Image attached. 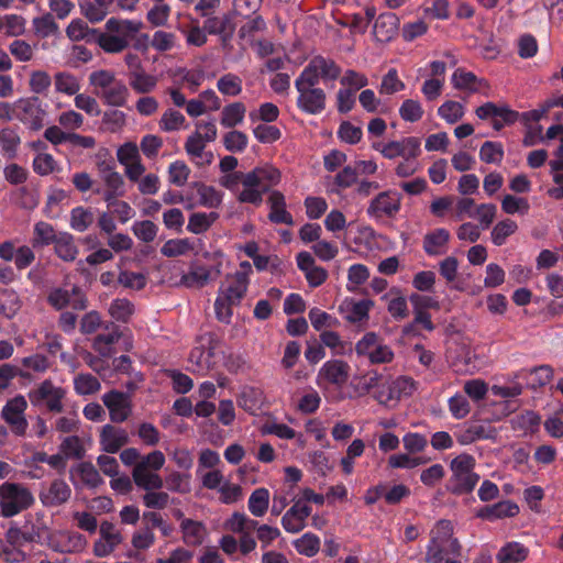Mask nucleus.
I'll list each match as a JSON object with an SVG mask.
<instances>
[{
    "label": "nucleus",
    "instance_id": "obj_31",
    "mask_svg": "<svg viewBox=\"0 0 563 563\" xmlns=\"http://www.w3.org/2000/svg\"><path fill=\"white\" fill-rule=\"evenodd\" d=\"M203 30L212 35H221L225 41L232 37L235 25L230 14H223L206 19L203 22Z\"/></svg>",
    "mask_w": 563,
    "mask_h": 563
},
{
    "label": "nucleus",
    "instance_id": "obj_49",
    "mask_svg": "<svg viewBox=\"0 0 563 563\" xmlns=\"http://www.w3.org/2000/svg\"><path fill=\"white\" fill-rule=\"evenodd\" d=\"M93 221V212L88 208L76 207L70 212V227L77 232L86 231Z\"/></svg>",
    "mask_w": 563,
    "mask_h": 563
},
{
    "label": "nucleus",
    "instance_id": "obj_59",
    "mask_svg": "<svg viewBox=\"0 0 563 563\" xmlns=\"http://www.w3.org/2000/svg\"><path fill=\"white\" fill-rule=\"evenodd\" d=\"M383 496L387 505H398L402 499L410 496V488L405 484L389 486L383 483Z\"/></svg>",
    "mask_w": 563,
    "mask_h": 563
},
{
    "label": "nucleus",
    "instance_id": "obj_51",
    "mask_svg": "<svg viewBox=\"0 0 563 563\" xmlns=\"http://www.w3.org/2000/svg\"><path fill=\"white\" fill-rule=\"evenodd\" d=\"M59 451L66 459L76 460L82 459L86 452L82 441L78 435L66 437L59 445Z\"/></svg>",
    "mask_w": 563,
    "mask_h": 563
},
{
    "label": "nucleus",
    "instance_id": "obj_45",
    "mask_svg": "<svg viewBox=\"0 0 563 563\" xmlns=\"http://www.w3.org/2000/svg\"><path fill=\"white\" fill-rule=\"evenodd\" d=\"M246 108L242 102L225 106L221 112L220 123L224 128H234L244 120Z\"/></svg>",
    "mask_w": 563,
    "mask_h": 563
},
{
    "label": "nucleus",
    "instance_id": "obj_22",
    "mask_svg": "<svg viewBox=\"0 0 563 563\" xmlns=\"http://www.w3.org/2000/svg\"><path fill=\"white\" fill-rule=\"evenodd\" d=\"M399 32V18L393 12L380 13L374 22L373 35L376 42L385 44L393 41Z\"/></svg>",
    "mask_w": 563,
    "mask_h": 563
},
{
    "label": "nucleus",
    "instance_id": "obj_33",
    "mask_svg": "<svg viewBox=\"0 0 563 563\" xmlns=\"http://www.w3.org/2000/svg\"><path fill=\"white\" fill-rule=\"evenodd\" d=\"M265 395L261 388L246 386L239 396V406L251 415H255L264 405Z\"/></svg>",
    "mask_w": 563,
    "mask_h": 563
},
{
    "label": "nucleus",
    "instance_id": "obj_9",
    "mask_svg": "<svg viewBox=\"0 0 563 563\" xmlns=\"http://www.w3.org/2000/svg\"><path fill=\"white\" fill-rule=\"evenodd\" d=\"M66 390L55 386L51 379H45L27 393L31 405L35 408H44L48 412L60 413L64 411L63 400Z\"/></svg>",
    "mask_w": 563,
    "mask_h": 563
},
{
    "label": "nucleus",
    "instance_id": "obj_7",
    "mask_svg": "<svg viewBox=\"0 0 563 563\" xmlns=\"http://www.w3.org/2000/svg\"><path fill=\"white\" fill-rule=\"evenodd\" d=\"M165 464V455L161 451H153L142 456L132 470V478L139 488L146 492L161 489L163 478L156 473Z\"/></svg>",
    "mask_w": 563,
    "mask_h": 563
},
{
    "label": "nucleus",
    "instance_id": "obj_11",
    "mask_svg": "<svg viewBox=\"0 0 563 563\" xmlns=\"http://www.w3.org/2000/svg\"><path fill=\"white\" fill-rule=\"evenodd\" d=\"M357 356L367 357L369 364H388L394 361L395 353L390 346L384 344L375 332H367L355 344Z\"/></svg>",
    "mask_w": 563,
    "mask_h": 563
},
{
    "label": "nucleus",
    "instance_id": "obj_18",
    "mask_svg": "<svg viewBox=\"0 0 563 563\" xmlns=\"http://www.w3.org/2000/svg\"><path fill=\"white\" fill-rule=\"evenodd\" d=\"M47 302L56 310L70 306L75 310L87 308V298L78 286H73L71 291L64 288H54L47 296Z\"/></svg>",
    "mask_w": 563,
    "mask_h": 563
},
{
    "label": "nucleus",
    "instance_id": "obj_40",
    "mask_svg": "<svg viewBox=\"0 0 563 563\" xmlns=\"http://www.w3.org/2000/svg\"><path fill=\"white\" fill-rule=\"evenodd\" d=\"M496 429L488 422H474L464 431L461 443H472L483 439H495Z\"/></svg>",
    "mask_w": 563,
    "mask_h": 563
},
{
    "label": "nucleus",
    "instance_id": "obj_37",
    "mask_svg": "<svg viewBox=\"0 0 563 563\" xmlns=\"http://www.w3.org/2000/svg\"><path fill=\"white\" fill-rule=\"evenodd\" d=\"M76 473L81 484L90 489H95L103 484V479L98 470L90 462H81L70 470V474Z\"/></svg>",
    "mask_w": 563,
    "mask_h": 563
},
{
    "label": "nucleus",
    "instance_id": "obj_3",
    "mask_svg": "<svg viewBox=\"0 0 563 563\" xmlns=\"http://www.w3.org/2000/svg\"><path fill=\"white\" fill-rule=\"evenodd\" d=\"M143 26L142 21L110 18L104 24L106 32L98 35L99 46L109 54L121 53Z\"/></svg>",
    "mask_w": 563,
    "mask_h": 563
},
{
    "label": "nucleus",
    "instance_id": "obj_6",
    "mask_svg": "<svg viewBox=\"0 0 563 563\" xmlns=\"http://www.w3.org/2000/svg\"><path fill=\"white\" fill-rule=\"evenodd\" d=\"M452 475L449 479V489L454 495H464L473 492L479 481V475L474 472V456L463 453L454 457L450 463Z\"/></svg>",
    "mask_w": 563,
    "mask_h": 563
},
{
    "label": "nucleus",
    "instance_id": "obj_34",
    "mask_svg": "<svg viewBox=\"0 0 563 563\" xmlns=\"http://www.w3.org/2000/svg\"><path fill=\"white\" fill-rule=\"evenodd\" d=\"M99 30L90 29L86 22L80 19L73 20L66 29L67 36L75 42L85 40L88 43H96L99 45L98 35Z\"/></svg>",
    "mask_w": 563,
    "mask_h": 563
},
{
    "label": "nucleus",
    "instance_id": "obj_16",
    "mask_svg": "<svg viewBox=\"0 0 563 563\" xmlns=\"http://www.w3.org/2000/svg\"><path fill=\"white\" fill-rule=\"evenodd\" d=\"M401 208V196L400 194L386 190L379 192L373 198L367 207V214L371 218H389L394 219Z\"/></svg>",
    "mask_w": 563,
    "mask_h": 563
},
{
    "label": "nucleus",
    "instance_id": "obj_12",
    "mask_svg": "<svg viewBox=\"0 0 563 563\" xmlns=\"http://www.w3.org/2000/svg\"><path fill=\"white\" fill-rule=\"evenodd\" d=\"M351 366L340 358H332L322 364L317 377V386L325 391L330 386L341 389L350 378Z\"/></svg>",
    "mask_w": 563,
    "mask_h": 563
},
{
    "label": "nucleus",
    "instance_id": "obj_50",
    "mask_svg": "<svg viewBox=\"0 0 563 563\" xmlns=\"http://www.w3.org/2000/svg\"><path fill=\"white\" fill-rule=\"evenodd\" d=\"M21 143V139L15 130L12 128H4L0 131V146L3 153L9 158L16 156L18 147Z\"/></svg>",
    "mask_w": 563,
    "mask_h": 563
},
{
    "label": "nucleus",
    "instance_id": "obj_52",
    "mask_svg": "<svg viewBox=\"0 0 563 563\" xmlns=\"http://www.w3.org/2000/svg\"><path fill=\"white\" fill-rule=\"evenodd\" d=\"M32 23L35 34L42 38L56 35L59 30L51 13L34 18Z\"/></svg>",
    "mask_w": 563,
    "mask_h": 563
},
{
    "label": "nucleus",
    "instance_id": "obj_41",
    "mask_svg": "<svg viewBox=\"0 0 563 563\" xmlns=\"http://www.w3.org/2000/svg\"><path fill=\"white\" fill-rule=\"evenodd\" d=\"M529 549L519 542L506 543L497 553L498 563H519L527 559Z\"/></svg>",
    "mask_w": 563,
    "mask_h": 563
},
{
    "label": "nucleus",
    "instance_id": "obj_24",
    "mask_svg": "<svg viewBox=\"0 0 563 563\" xmlns=\"http://www.w3.org/2000/svg\"><path fill=\"white\" fill-rule=\"evenodd\" d=\"M267 203L269 206L268 220L275 224L294 225V219L287 211L286 198L279 190H272Z\"/></svg>",
    "mask_w": 563,
    "mask_h": 563
},
{
    "label": "nucleus",
    "instance_id": "obj_14",
    "mask_svg": "<svg viewBox=\"0 0 563 563\" xmlns=\"http://www.w3.org/2000/svg\"><path fill=\"white\" fill-rule=\"evenodd\" d=\"M46 111L38 97L22 98L15 101V119L38 131L44 126Z\"/></svg>",
    "mask_w": 563,
    "mask_h": 563
},
{
    "label": "nucleus",
    "instance_id": "obj_57",
    "mask_svg": "<svg viewBox=\"0 0 563 563\" xmlns=\"http://www.w3.org/2000/svg\"><path fill=\"white\" fill-rule=\"evenodd\" d=\"M217 88L224 96H238L242 91V79L232 73L224 74L219 78Z\"/></svg>",
    "mask_w": 563,
    "mask_h": 563
},
{
    "label": "nucleus",
    "instance_id": "obj_35",
    "mask_svg": "<svg viewBox=\"0 0 563 563\" xmlns=\"http://www.w3.org/2000/svg\"><path fill=\"white\" fill-rule=\"evenodd\" d=\"M476 115L482 119H494L500 117L504 123H515L518 120V112L509 109L508 107H498L494 102H486L478 107L475 111Z\"/></svg>",
    "mask_w": 563,
    "mask_h": 563
},
{
    "label": "nucleus",
    "instance_id": "obj_2",
    "mask_svg": "<svg viewBox=\"0 0 563 563\" xmlns=\"http://www.w3.org/2000/svg\"><path fill=\"white\" fill-rule=\"evenodd\" d=\"M462 547L453 536L450 520H439L430 531L424 561L427 563H461Z\"/></svg>",
    "mask_w": 563,
    "mask_h": 563
},
{
    "label": "nucleus",
    "instance_id": "obj_55",
    "mask_svg": "<svg viewBox=\"0 0 563 563\" xmlns=\"http://www.w3.org/2000/svg\"><path fill=\"white\" fill-rule=\"evenodd\" d=\"M185 123H186V118L181 112L174 110V109H167L163 113V115L158 122V125H159V129L164 132H173V131H177L181 128H185Z\"/></svg>",
    "mask_w": 563,
    "mask_h": 563
},
{
    "label": "nucleus",
    "instance_id": "obj_13",
    "mask_svg": "<svg viewBox=\"0 0 563 563\" xmlns=\"http://www.w3.org/2000/svg\"><path fill=\"white\" fill-rule=\"evenodd\" d=\"M27 401L23 395H16L9 399L1 410V418L10 427L16 437H24L29 427L25 418Z\"/></svg>",
    "mask_w": 563,
    "mask_h": 563
},
{
    "label": "nucleus",
    "instance_id": "obj_44",
    "mask_svg": "<svg viewBox=\"0 0 563 563\" xmlns=\"http://www.w3.org/2000/svg\"><path fill=\"white\" fill-rule=\"evenodd\" d=\"M218 219V212H195L189 217L187 230L194 234L205 233Z\"/></svg>",
    "mask_w": 563,
    "mask_h": 563
},
{
    "label": "nucleus",
    "instance_id": "obj_19",
    "mask_svg": "<svg viewBox=\"0 0 563 563\" xmlns=\"http://www.w3.org/2000/svg\"><path fill=\"white\" fill-rule=\"evenodd\" d=\"M102 402L109 410L110 420L114 423H122L132 413L130 396L123 391L112 389L102 396Z\"/></svg>",
    "mask_w": 563,
    "mask_h": 563
},
{
    "label": "nucleus",
    "instance_id": "obj_39",
    "mask_svg": "<svg viewBox=\"0 0 563 563\" xmlns=\"http://www.w3.org/2000/svg\"><path fill=\"white\" fill-rule=\"evenodd\" d=\"M55 254L64 262H73L78 254L74 236L68 232H58V239L54 243Z\"/></svg>",
    "mask_w": 563,
    "mask_h": 563
},
{
    "label": "nucleus",
    "instance_id": "obj_64",
    "mask_svg": "<svg viewBox=\"0 0 563 563\" xmlns=\"http://www.w3.org/2000/svg\"><path fill=\"white\" fill-rule=\"evenodd\" d=\"M479 158L487 164H499L504 158L503 145L498 142H484L479 150Z\"/></svg>",
    "mask_w": 563,
    "mask_h": 563
},
{
    "label": "nucleus",
    "instance_id": "obj_27",
    "mask_svg": "<svg viewBox=\"0 0 563 563\" xmlns=\"http://www.w3.org/2000/svg\"><path fill=\"white\" fill-rule=\"evenodd\" d=\"M519 514V506L511 500H501L490 506H485L476 512V517L488 521L504 518H512Z\"/></svg>",
    "mask_w": 563,
    "mask_h": 563
},
{
    "label": "nucleus",
    "instance_id": "obj_4",
    "mask_svg": "<svg viewBox=\"0 0 563 563\" xmlns=\"http://www.w3.org/2000/svg\"><path fill=\"white\" fill-rule=\"evenodd\" d=\"M279 169L272 165L258 166L247 173L245 188L238 195L241 203L260 206L263 202V194L271 187L280 183Z\"/></svg>",
    "mask_w": 563,
    "mask_h": 563
},
{
    "label": "nucleus",
    "instance_id": "obj_26",
    "mask_svg": "<svg viewBox=\"0 0 563 563\" xmlns=\"http://www.w3.org/2000/svg\"><path fill=\"white\" fill-rule=\"evenodd\" d=\"M221 274L220 267L208 268L206 266H192L190 271L181 276V285L188 288H202L210 280H214Z\"/></svg>",
    "mask_w": 563,
    "mask_h": 563
},
{
    "label": "nucleus",
    "instance_id": "obj_28",
    "mask_svg": "<svg viewBox=\"0 0 563 563\" xmlns=\"http://www.w3.org/2000/svg\"><path fill=\"white\" fill-rule=\"evenodd\" d=\"M108 333H100L93 339L92 349L102 357H111L114 353L113 344L121 338L119 327L113 322L104 325Z\"/></svg>",
    "mask_w": 563,
    "mask_h": 563
},
{
    "label": "nucleus",
    "instance_id": "obj_53",
    "mask_svg": "<svg viewBox=\"0 0 563 563\" xmlns=\"http://www.w3.org/2000/svg\"><path fill=\"white\" fill-rule=\"evenodd\" d=\"M405 89L396 68H390L382 78L378 91L380 95H394Z\"/></svg>",
    "mask_w": 563,
    "mask_h": 563
},
{
    "label": "nucleus",
    "instance_id": "obj_20",
    "mask_svg": "<svg viewBox=\"0 0 563 563\" xmlns=\"http://www.w3.org/2000/svg\"><path fill=\"white\" fill-rule=\"evenodd\" d=\"M312 508L298 499L285 512L282 518L283 528L289 533H298L306 527V520L311 515Z\"/></svg>",
    "mask_w": 563,
    "mask_h": 563
},
{
    "label": "nucleus",
    "instance_id": "obj_47",
    "mask_svg": "<svg viewBox=\"0 0 563 563\" xmlns=\"http://www.w3.org/2000/svg\"><path fill=\"white\" fill-rule=\"evenodd\" d=\"M74 389L80 396L93 395L101 389V384L96 376L80 373L74 378Z\"/></svg>",
    "mask_w": 563,
    "mask_h": 563
},
{
    "label": "nucleus",
    "instance_id": "obj_48",
    "mask_svg": "<svg viewBox=\"0 0 563 563\" xmlns=\"http://www.w3.org/2000/svg\"><path fill=\"white\" fill-rule=\"evenodd\" d=\"M194 250V243L188 239H172L164 243L161 253L166 257L186 255Z\"/></svg>",
    "mask_w": 563,
    "mask_h": 563
},
{
    "label": "nucleus",
    "instance_id": "obj_10",
    "mask_svg": "<svg viewBox=\"0 0 563 563\" xmlns=\"http://www.w3.org/2000/svg\"><path fill=\"white\" fill-rule=\"evenodd\" d=\"M295 87L298 91L297 107L302 112L320 114L325 110L327 93L317 87V82L299 75L295 80Z\"/></svg>",
    "mask_w": 563,
    "mask_h": 563
},
{
    "label": "nucleus",
    "instance_id": "obj_15",
    "mask_svg": "<svg viewBox=\"0 0 563 563\" xmlns=\"http://www.w3.org/2000/svg\"><path fill=\"white\" fill-rule=\"evenodd\" d=\"M342 68L335 63V60L322 55H317L310 59L308 65L300 73V76L313 80L318 85L320 80H336L340 78Z\"/></svg>",
    "mask_w": 563,
    "mask_h": 563
},
{
    "label": "nucleus",
    "instance_id": "obj_30",
    "mask_svg": "<svg viewBox=\"0 0 563 563\" xmlns=\"http://www.w3.org/2000/svg\"><path fill=\"white\" fill-rule=\"evenodd\" d=\"M452 84L455 89L467 90L468 92H478L488 88L485 79L478 78L474 73L466 71L464 68H457L452 75Z\"/></svg>",
    "mask_w": 563,
    "mask_h": 563
},
{
    "label": "nucleus",
    "instance_id": "obj_36",
    "mask_svg": "<svg viewBox=\"0 0 563 563\" xmlns=\"http://www.w3.org/2000/svg\"><path fill=\"white\" fill-rule=\"evenodd\" d=\"M183 541L189 547H198L203 542L206 527L202 522L192 519H184L180 523Z\"/></svg>",
    "mask_w": 563,
    "mask_h": 563
},
{
    "label": "nucleus",
    "instance_id": "obj_61",
    "mask_svg": "<svg viewBox=\"0 0 563 563\" xmlns=\"http://www.w3.org/2000/svg\"><path fill=\"white\" fill-rule=\"evenodd\" d=\"M501 209L507 214H527L530 210V205L526 198L506 195L501 200Z\"/></svg>",
    "mask_w": 563,
    "mask_h": 563
},
{
    "label": "nucleus",
    "instance_id": "obj_8",
    "mask_svg": "<svg viewBox=\"0 0 563 563\" xmlns=\"http://www.w3.org/2000/svg\"><path fill=\"white\" fill-rule=\"evenodd\" d=\"M33 504V494L23 484L4 482L0 486V510L4 518L14 517Z\"/></svg>",
    "mask_w": 563,
    "mask_h": 563
},
{
    "label": "nucleus",
    "instance_id": "obj_23",
    "mask_svg": "<svg viewBox=\"0 0 563 563\" xmlns=\"http://www.w3.org/2000/svg\"><path fill=\"white\" fill-rule=\"evenodd\" d=\"M71 496L69 485L60 478L54 479L47 489L41 492L40 499L45 507H59Z\"/></svg>",
    "mask_w": 563,
    "mask_h": 563
},
{
    "label": "nucleus",
    "instance_id": "obj_5",
    "mask_svg": "<svg viewBox=\"0 0 563 563\" xmlns=\"http://www.w3.org/2000/svg\"><path fill=\"white\" fill-rule=\"evenodd\" d=\"M89 84L95 88V95L103 103L111 107H124L126 104L129 89L112 71L106 69L92 71L89 75Z\"/></svg>",
    "mask_w": 563,
    "mask_h": 563
},
{
    "label": "nucleus",
    "instance_id": "obj_46",
    "mask_svg": "<svg viewBox=\"0 0 563 563\" xmlns=\"http://www.w3.org/2000/svg\"><path fill=\"white\" fill-rule=\"evenodd\" d=\"M269 506V492L267 488H256L249 498V510L255 517H263Z\"/></svg>",
    "mask_w": 563,
    "mask_h": 563
},
{
    "label": "nucleus",
    "instance_id": "obj_25",
    "mask_svg": "<svg viewBox=\"0 0 563 563\" xmlns=\"http://www.w3.org/2000/svg\"><path fill=\"white\" fill-rule=\"evenodd\" d=\"M228 285H221L218 294H222L230 302L240 305L249 287V279L244 278L243 273L229 274L225 277Z\"/></svg>",
    "mask_w": 563,
    "mask_h": 563
},
{
    "label": "nucleus",
    "instance_id": "obj_38",
    "mask_svg": "<svg viewBox=\"0 0 563 563\" xmlns=\"http://www.w3.org/2000/svg\"><path fill=\"white\" fill-rule=\"evenodd\" d=\"M382 380V375L375 371H368L363 375L354 376L351 382V387L353 388L356 396L362 397L369 394L374 388L379 386V382Z\"/></svg>",
    "mask_w": 563,
    "mask_h": 563
},
{
    "label": "nucleus",
    "instance_id": "obj_60",
    "mask_svg": "<svg viewBox=\"0 0 563 563\" xmlns=\"http://www.w3.org/2000/svg\"><path fill=\"white\" fill-rule=\"evenodd\" d=\"M55 88L58 92L71 96L79 91L80 85L74 75L62 71L55 75Z\"/></svg>",
    "mask_w": 563,
    "mask_h": 563
},
{
    "label": "nucleus",
    "instance_id": "obj_63",
    "mask_svg": "<svg viewBox=\"0 0 563 563\" xmlns=\"http://www.w3.org/2000/svg\"><path fill=\"white\" fill-rule=\"evenodd\" d=\"M189 478V474L172 472L165 477L164 484L170 492L187 494L190 492Z\"/></svg>",
    "mask_w": 563,
    "mask_h": 563
},
{
    "label": "nucleus",
    "instance_id": "obj_54",
    "mask_svg": "<svg viewBox=\"0 0 563 563\" xmlns=\"http://www.w3.org/2000/svg\"><path fill=\"white\" fill-rule=\"evenodd\" d=\"M294 547L298 553L311 558L320 550V539L316 534L307 532L301 538L294 541Z\"/></svg>",
    "mask_w": 563,
    "mask_h": 563
},
{
    "label": "nucleus",
    "instance_id": "obj_58",
    "mask_svg": "<svg viewBox=\"0 0 563 563\" xmlns=\"http://www.w3.org/2000/svg\"><path fill=\"white\" fill-rule=\"evenodd\" d=\"M133 312L134 305L125 298L114 299L109 307L110 316L117 321H121L124 323L130 320Z\"/></svg>",
    "mask_w": 563,
    "mask_h": 563
},
{
    "label": "nucleus",
    "instance_id": "obj_17",
    "mask_svg": "<svg viewBox=\"0 0 563 563\" xmlns=\"http://www.w3.org/2000/svg\"><path fill=\"white\" fill-rule=\"evenodd\" d=\"M373 147L382 153L385 158L418 157L421 154V142L416 136H407L400 141H390L384 145L374 144Z\"/></svg>",
    "mask_w": 563,
    "mask_h": 563
},
{
    "label": "nucleus",
    "instance_id": "obj_21",
    "mask_svg": "<svg viewBox=\"0 0 563 563\" xmlns=\"http://www.w3.org/2000/svg\"><path fill=\"white\" fill-rule=\"evenodd\" d=\"M130 441L125 429L113 424H104L101 428L99 442L102 451L109 454L119 452Z\"/></svg>",
    "mask_w": 563,
    "mask_h": 563
},
{
    "label": "nucleus",
    "instance_id": "obj_29",
    "mask_svg": "<svg viewBox=\"0 0 563 563\" xmlns=\"http://www.w3.org/2000/svg\"><path fill=\"white\" fill-rule=\"evenodd\" d=\"M450 232L444 228L435 229L423 238V250L429 256H439L446 253Z\"/></svg>",
    "mask_w": 563,
    "mask_h": 563
},
{
    "label": "nucleus",
    "instance_id": "obj_43",
    "mask_svg": "<svg viewBox=\"0 0 563 563\" xmlns=\"http://www.w3.org/2000/svg\"><path fill=\"white\" fill-rule=\"evenodd\" d=\"M194 187L197 190L200 206L217 209L222 203V192L218 191L213 186L196 181Z\"/></svg>",
    "mask_w": 563,
    "mask_h": 563
},
{
    "label": "nucleus",
    "instance_id": "obj_56",
    "mask_svg": "<svg viewBox=\"0 0 563 563\" xmlns=\"http://www.w3.org/2000/svg\"><path fill=\"white\" fill-rule=\"evenodd\" d=\"M518 230L517 223L511 219H505L496 223L492 230V241L495 245L505 244L507 238Z\"/></svg>",
    "mask_w": 563,
    "mask_h": 563
},
{
    "label": "nucleus",
    "instance_id": "obj_62",
    "mask_svg": "<svg viewBox=\"0 0 563 563\" xmlns=\"http://www.w3.org/2000/svg\"><path fill=\"white\" fill-rule=\"evenodd\" d=\"M132 232L142 242L151 243L156 239L158 227L150 220L136 221L132 225Z\"/></svg>",
    "mask_w": 563,
    "mask_h": 563
},
{
    "label": "nucleus",
    "instance_id": "obj_32",
    "mask_svg": "<svg viewBox=\"0 0 563 563\" xmlns=\"http://www.w3.org/2000/svg\"><path fill=\"white\" fill-rule=\"evenodd\" d=\"M128 78L130 87L134 90V92L140 95L152 92L158 82L157 77L147 74L144 68L139 70H130Z\"/></svg>",
    "mask_w": 563,
    "mask_h": 563
},
{
    "label": "nucleus",
    "instance_id": "obj_42",
    "mask_svg": "<svg viewBox=\"0 0 563 563\" xmlns=\"http://www.w3.org/2000/svg\"><path fill=\"white\" fill-rule=\"evenodd\" d=\"M57 239L58 232L55 231L52 224L44 221H40L34 224V232L31 241L34 249L54 244Z\"/></svg>",
    "mask_w": 563,
    "mask_h": 563
},
{
    "label": "nucleus",
    "instance_id": "obj_1",
    "mask_svg": "<svg viewBox=\"0 0 563 563\" xmlns=\"http://www.w3.org/2000/svg\"><path fill=\"white\" fill-rule=\"evenodd\" d=\"M46 530L40 525L10 526L4 537H0V560L4 563H22L30 556L32 543H41Z\"/></svg>",
    "mask_w": 563,
    "mask_h": 563
}]
</instances>
